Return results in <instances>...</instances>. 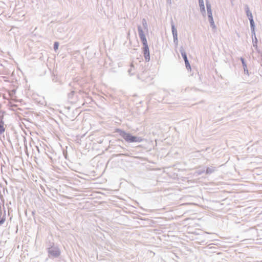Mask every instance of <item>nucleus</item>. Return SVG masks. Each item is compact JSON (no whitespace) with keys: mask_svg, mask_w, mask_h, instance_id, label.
I'll return each mask as SVG.
<instances>
[{"mask_svg":"<svg viewBox=\"0 0 262 262\" xmlns=\"http://www.w3.org/2000/svg\"><path fill=\"white\" fill-rule=\"evenodd\" d=\"M138 32L140 39L143 45L144 56L146 61L149 60V51L148 47L147 41L143 31L141 27H138Z\"/></svg>","mask_w":262,"mask_h":262,"instance_id":"1","label":"nucleus"},{"mask_svg":"<svg viewBox=\"0 0 262 262\" xmlns=\"http://www.w3.org/2000/svg\"><path fill=\"white\" fill-rule=\"evenodd\" d=\"M117 132L127 142H140L142 141V139L132 136L130 134L126 133L121 129H118Z\"/></svg>","mask_w":262,"mask_h":262,"instance_id":"2","label":"nucleus"},{"mask_svg":"<svg viewBox=\"0 0 262 262\" xmlns=\"http://www.w3.org/2000/svg\"><path fill=\"white\" fill-rule=\"evenodd\" d=\"M5 131V126L2 118H0V135L4 133Z\"/></svg>","mask_w":262,"mask_h":262,"instance_id":"3","label":"nucleus"},{"mask_svg":"<svg viewBox=\"0 0 262 262\" xmlns=\"http://www.w3.org/2000/svg\"><path fill=\"white\" fill-rule=\"evenodd\" d=\"M199 1L200 7L201 11L205 12V6H204V4L203 0H199Z\"/></svg>","mask_w":262,"mask_h":262,"instance_id":"4","label":"nucleus"},{"mask_svg":"<svg viewBox=\"0 0 262 262\" xmlns=\"http://www.w3.org/2000/svg\"><path fill=\"white\" fill-rule=\"evenodd\" d=\"M182 55L185 60V64H186V67H187L188 66H189V64L188 63V59H187V56H186V54L185 53H182Z\"/></svg>","mask_w":262,"mask_h":262,"instance_id":"5","label":"nucleus"},{"mask_svg":"<svg viewBox=\"0 0 262 262\" xmlns=\"http://www.w3.org/2000/svg\"><path fill=\"white\" fill-rule=\"evenodd\" d=\"M250 17L249 18V20L250 21V24H251V26H254V21L253 19V17H252V15L251 13H250Z\"/></svg>","mask_w":262,"mask_h":262,"instance_id":"6","label":"nucleus"},{"mask_svg":"<svg viewBox=\"0 0 262 262\" xmlns=\"http://www.w3.org/2000/svg\"><path fill=\"white\" fill-rule=\"evenodd\" d=\"M207 9H208V16H209V19L213 18L212 16V13L211 12V10L210 9L209 10L208 8H207Z\"/></svg>","mask_w":262,"mask_h":262,"instance_id":"7","label":"nucleus"},{"mask_svg":"<svg viewBox=\"0 0 262 262\" xmlns=\"http://www.w3.org/2000/svg\"><path fill=\"white\" fill-rule=\"evenodd\" d=\"M5 217H4L3 216L0 217V225L3 224L5 222Z\"/></svg>","mask_w":262,"mask_h":262,"instance_id":"8","label":"nucleus"},{"mask_svg":"<svg viewBox=\"0 0 262 262\" xmlns=\"http://www.w3.org/2000/svg\"><path fill=\"white\" fill-rule=\"evenodd\" d=\"M54 49L55 50H57L58 48V42H55L54 43Z\"/></svg>","mask_w":262,"mask_h":262,"instance_id":"9","label":"nucleus"},{"mask_svg":"<svg viewBox=\"0 0 262 262\" xmlns=\"http://www.w3.org/2000/svg\"><path fill=\"white\" fill-rule=\"evenodd\" d=\"M209 21H210V23L211 24V25L212 26H214V21H213V18H211L210 19H209Z\"/></svg>","mask_w":262,"mask_h":262,"instance_id":"10","label":"nucleus"},{"mask_svg":"<svg viewBox=\"0 0 262 262\" xmlns=\"http://www.w3.org/2000/svg\"><path fill=\"white\" fill-rule=\"evenodd\" d=\"M172 33H173V34H174L175 33V34H176V35H177V31H176V29L174 28V27H173V26L172 27Z\"/></svg>","mask_w":262,"mask_h":262,"instance_id":"11","label":"nucleus"},{"mask_svg":"<svg viewBox=\"0 0 262 262\" xmlns=\"http://www.w3.org/2000/svg\"><path fill=\"white\" fill-rule=\"evenodd\" d=\"M250 13H251V12H250L249 11H248H248H247V16H248L249 18L250 17Z\"/></svg>","mask_w":262,"mask_h":262,"instance_id":"12","label":"nucleus"},{"mask_svg":"<svg viewBox=\"0 0 262 262\" xmlns=\"http://www.w3.org/2000/svg\"><path fill=\"white\" fill-rule=\"evenodd\" d=\"M242 61L243 64L245 66V64L244 60L243 59H242Z\"/></svg>","mask_w":262,"mask_h":262,"instance_id":"13","label":"nucleus"},{"mask_svg":"<svg viewBox=\"0 0 262 262\" xmlns=\"http://www.w3.org/2000/svg\"><path fill=\"white\" fill-rule=\"evenodd\" d=\"M206 172L207 173L211 172V170H209V169H207Z\"/></svg>","mask_w":262,"mask_h":262,"instance_id":"14","label":"nucleus"}]
</instances>
